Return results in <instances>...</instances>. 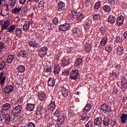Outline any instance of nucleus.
<instances>
[{
	"label": "nucleus",
	"mask_w": 127,
	"mask_h": 127,
	"mask_svg": "<svg viewBox=\"0 0 127 127\" xmlns=\"http://www.w3.org/2000/svg\"><path fill=\"white\" fill-rule=\"evenodd\" d=\"M78 76H79V72H78V70H72L70 74V79H71V80H77Z\"/></svg>",
	"instance_id": "11"
},
{
	"label": "nucleus",
	"mask_w": 127,
	"mask_h": 127,
	"mask_svg": "<svg viewBox=\"0 0 127 127\" xmlns=\"http://www.w3.org/2000/svg\"><path fill=\"white\" fill-rule=\"evenodd\" d=\"M11 6L12 7H13L14 5H15V3H16V0H11Z\"/></svg>",
	"instance_id": "59"
},
{
	"label": "nucleus",
	"mask_w": 127,
	"mask_h": 127,
	"mask_svg": "<svg viewBox=\"0 0 127 127\" xmlns=\"http://www.w3.org/2000/svg\"><path fill=\"white\" fill-rule=\"evenodd\" d=\"M108 22L111 24H113L116 22V17L113 15H110L108 17Z\"/></svg>",
	"instance_id": "25"
},
{
	"label": "nucleus",
	"mask_w": 127,
	"mask_h": 127,
	"mask_svg": "<svg viewBox=\"0 0 127 127\" xmlns=\"http://www.w3.org/2000/svg\"><path fill=\"white\" fill-rule=\"evenodd\" d=\"M22 33V30L20 28H17L15 30V34L16 36H20Z\"/></svg>",
	"instance_id": "37"
},
{
	"label": "nucleus",
	"mask_w": 127,
	"mask_h": 127,
	"mask_svg": "<svg viewBox=\"0 0 127 127\" xmlns=\"http://www.w3.org/2000/svg\"><path fill=\"white\" fill-rule=\"evenodd\" d=\"M17 71L18 73H23L25 71V66L23 65H20L17 66Z\"/></svg>",
	"instance_id": "23"
},
{
	"label": "nucleus",
	"mask_w": 127,
	"mask_h": 127,
	"mask_svg": "<svg viewBox=\"0 0 127 127\" xmlns=\"http://www.w3.org/2000/svg\"><path fill=\"white\" fill-rule=\"evenodd\" d=\"M9 23H10L9 21H5L4 24L1 25V30H5V29H6V28H7L9 26Z\"/></svg>",
	"instance_id": "26"
},
{
	"label": "nucleus",
	"mask_w": 127,
	"mask_h": 127,
	"mask_svg": "<svg viewBox=\"0 0 127 127\" xmlns=\"http://www.w3.org/2000/svg\"><path fill=\"white\" fill-rule=\"evenodd\" d=\"M57 9L58 13L61 14V13L63 12L64 9H65V3L62 1H60L58 4Z\"/></svg>",
	"instance_id": "1"
},
{
	"label": "nucleus",
	"mask_w": 127,
	"mask_h": 127,
	"mask_svg": "<svg viewBox=\"0 0 127 127\" xmlns=\"http://www.w3.org/2000/svg\"><path fill=\"white\" fill-rule=\"evenodd\" d=\"M103 10L105 12H110L111 11V7L109 5H105L103 6Z\"/></svg>",
	"instance_id": "39"
},
{
	"label": "nucleus",
	"mask_w": 127,
	"mask_h": 127,
	"mask_svg": "<svg viewBox=\"0 0 127 127\" xmlns=\"http://www.w3.org/2000/svg\"><path fill=\"white\" fill-rule=\"evenodd\" d=\"M62 93L63 95V96H64V97H67V96H68V89L66 88V87H65V86H63L62 87Z\"/></svg>",
	"instance_id": "24"
},
{
	"label": "nucleus",
	"mask_w": 127,
	"mask_h": 127,
	"mask_svg": "<svg viewBox=\"0 0 127 127\" xmlns=\"http://www.w3.org/2000/svg\"><path fill=\"white\" fill-rule=\"evenodd\" d=\"M35 106L34 104L29 103L26 107V110L28 112H32L34 110Z\"/></svg>",
	"instance_id": "22"
},
{
	"label": "nucleus",
	"mask_w": 127,
	"mask_h": 127,
	"mask_svg": "<svg viewBox=\"0 0 127 127\" xmlns=\"http://www.w3.org/2000/svg\"><path fill=\"white\" fill-rule=\"evenodd\" d=\"M70 28H71V26H70V24L65 23L60 26L59 30H60L61 31H67V30H69Z\"/></svg>",
	"instance_id": "2"
},
{
	"label": "nucleus",
	"mask_w": 127,
	"mask_h": 127,
	"mask_svg": "<svg viewBox=\"0 0 127 127\" xmlns=\"http://www.w3.org/2000/svg\"><path fill=\"white\" fill-rule=\"evenodd\" d=\"M107 42H108V38H107V37H105L102 39L100 44L102 46H105V45H106V44Z\"/></svg>",
	"instance_id": "36"
},
{
	"label": "nucleus",
	"mask_w": 127,
	"mask_h": 127,
	"mask_svg": "<svg viewBox=\"0 0 127 127\" xmlns=\"http://www.w3.org/2000/svg\"><path fill=\"white\" fill-rule=\"evenodd\" d=\"M85 50L86 53H89V52L91 51V45H86V46L85 47Z\"/></svg>",
	"instance_id": "44"
},
{
	"label": "nucleus",
	"mask_w": 127,
	"mask_h": 127,
	"mask_svg": "<svg viewBox=\"0 0 127 127\" xmlns=\"http://www.w3.org/2000/svg\"><path fill=\"white\" fill-rule=\"evenodd\" d=\"M89 116L86 113H84L81 115L80 122L81 124H86L89 121Z\"/></svg>",
	"instance_id": "8"
},
{
	"label": "nucleus",
	"mask_w": 127,
	"mask_h": 127,
	"mask_svg": "<svg viewBox=\"0 0 127 127\" xmlns=\"http://www.w3.org/2000/svg\"><path fill=\"white\" fill-rule=\"evenodd\" d=\"M62 75L64 76H68L69 75V71L68 70H65L62 73Z\"/></svg>",
	"instance_id": "58"
},
{
	"label": "nucleus",
	"mask_w": 127,
	"mask_h": 127,
	"mask_svg": "<svg viewBox=\"0 0 127 127\" xmlns=\"http://www.w3.org/2000/svg\"><path fill=\"white\" fill-rule=\"evenodd\" d=\"M124 19L125 18L123 16L118 17L117 20V24L118 26H122L124 24Z\"/></svg>",
	"instance_id": "16"
},
{
	"label": "nucleus",
	"mask_w": 127,
	"mask_h": 127,
	"mask_svg": "<svg viewBox=\"0 0 127 127\" xmlns=\"http://www.w3.org/2000/svg\"><path fill=\"white\" fill-rule=\"evenodd\" d=\"M124 49L121 47H119L118 48V52H120V53H122V52H123Z\"/></svg>",
	"instance_id": "61"
},
{
	"label": "nucleus",
	"mask_w": 127,
	"mask_h": 127,
	"mask_svg": "<svg viewBox=\"0 0 127 127\" xmlns=\"http://www.w3.org/2000/svg\"><path fill=\"white\" fill-rule=\"evenodd\" d=\"M100 32L102 34H104V33H105V32H106L107 30L106 29V28L104 27H102L101 28H100Z\"/></svg>",
	"instance_id": "52"
},
{
	"label": "nucleus",
	"mask_w": 127,
	"mask_h": 127,
	"mask_svg": "<svg viewBox=\"0 0 127 127\" xmlns=\"http://www.w3.org/2000/svg\"><path fill=\"white\" fill-rule=\"evenodd\" d=\"M29 45L33 48H37V47H38V44L35 41H30L29 42Z\"/></svg>",
	"instance_id": "29"
},
{
	"label": "nucleus",
	"mask_w": 127,
	"mask_h": 127,
	"mask_svg": "<svg viewBox=\"0 0 127 127\" xmlns=\"http://www.w3.org/2000/svg\"><path fill=\"white\" fill-rule=\"evenodd\" d=\"M64 122H65V118L64 116L59 117L58 118L57 124L59 127H64Z\"/></svg>",
	"instance_id": "6"
},
{
	"label": "nucleus",
	"mask_w": 127,
	"mask_h": 127,
	"mask_svg": "<svg viewBox=\"0 0 127 127\" xmlns=\"http://www.w3.org/2000/svg\"><path fill=\"white\" fill-rule=\"evenodd\" d=\"M69 14L70 18L72 19H77V17H78V15H79L80 13L76 12L75 10H71Z\"/></svg>",
	"instance_id": "10"
},
{
	"label": "nucleus",
	"mask_w": 127,
	"mask_h": 127,
	"mask_svg": "<svg viewBox=\"0 0 127 127\" xmlns=\"http://www.w3.org/2000/svg\"><path fill=\"white\" fill-rule=\"evenodd\" d=\"M30 24H31V21H28L26 22L23 26V31H28L29 30V27H30Z\"/></svg>",
	"instance_id": "14"
},
{
	"label": "nucleus",
	"mask_w": 127,
	"mask_h": 127,
	"mask_svg": "<svg viewBox=\"0 0 127 127\" xmlns=\"http://www.w3.org/2000/svg\"><path fill=\"white\" fill-rule=\"evenodd\" d=\"M22 111V107L20 105H18L13 109V114L14 115H18V114H20L21 111Z\"/></svg>",
	"instance_id": "9"
},
{
	"label": "nucleus",
	"mask_w": 127,
	"mask_h": 127,
	"mask_svg": "<svg viewBox=\"0 0 127 127\" xmlns=\"http://www.w3.org/2000/svg\"><path fill=\"white\" fill-rule=\"evenodd\" d=\"M100 6H101V2H97L94 5V8L95 9H99L100 8Z\"/></svg>",
	"instance_id": "48"
},
{
	"label": "nucleus",
	"mask_w": 127,
	"mask_h": 127,
	"mask_svg": "<svg viewBox=\"0 0 127 127\" xmlns=\"http://www.w3.org/2000/svg\"><path fill=\"white\" fill-rule=\"evenodd\" d=\"M122 6L123 8H127V1L124 2L122 4Z\"/></svg>",
	"instance_id": "57"
},
{
	"label": "nucleus",
	"mask_w": 127,
	"mask_h": 127,
	"mask_svg": "<svg viewBox=\"0 0 127 127\" xmlns=\"http://www.w3.org/2000/svg\"><path fill=\"white\" fill-rule=\"evenodd\" d=\"M91 109H92V105H91V104L88 103L84 108L82 112L84 114H86V113H88V112H89Z\"/></svg>",
	"instance_id": "19"
},
{
	"label": "nucleus",
	"mask_w": 127,
	"mask_h": 127,
	"mask_svg": "<svg viewBox=\"0 0 127 127\" xmlns=\"http://www.w3.org/2000/svg\"><path fill=\"white\" fill-rule=\"evenodd\" d=\"M101 109L104 113H110L112 111L111 106H108L107 104H103L101 106Z\"/></svg>",
	"instance_id": "5"
},
{
	"label": "nucleus",
	"mask_w": 127,
	"mask_h": 127,
	"mask_svg": "<svg viewBox=\"0 0 127 127\" xmlns=\"http://www.w3.org/2000/svg\"><path fill=\"white\" fill-rule=\"evenodd\" d=\"M4 48V44L2 42L0 43V51H1Z\"/></svg>",
	"instance_id": "60"
},
{
	"label": "nucleus",
	"mask_w": 127,
	"mask_h": 127,
	"mask_svg": "<svg viewBox=\"0 0 127 127\" xmlns=\"http://www.w3.org/2000/svg\"><path fill=\"white\" fill-rule=\"evenodd\" d=\"M121 121L122 124H126L127 122V115L123 114L121 117Z\"/></svg>",
	"instance_id": "28"
},
{
	"label": "nucleus",
	"mask_w": 127,
	"mask_h": 127,
	"mask_svg": "<svg viewBox=\"0 0 127 127\" xmlns=\"http://www.w3.org/2000/svg\"><path fill=\"white\" fill-rule=\"evenodd\" d=\"M11 107V106H10V104L9 103H6L2 106V108H3L7 111L10 109Z\"/></svg>",
	"instance_id": "40"
},
{
	"label": "nucleus",
	"mask_w": 127,
	"mask_h": 127,
	"mask_svg": "<svg viewBox=\"0 0 127 127\" xmlns=\"http://www.w3.org/2000/svg\"><path fill=\"white\" fill-rule=\"evenodd\" d=\"M42 112H43V107L41 106H38L36 110L37 115H41Z\"/></svg>",
	"instance_id": "31"
},
{
	"label": "nucleus",
	"mask_w": 127,
	"mask_h": 127,
	"mask_svg": "<svg viewBox=\"0 0 127 127\" xmlns=\"http://www.w3.org/2000/svg\"><path fill=\"white\" fill-rule=\"evenodd\" d=\"M5 66H6V65L5 64V62L4 61L1 62V63H0V71L3 70Z\"/></svg>",
	"instance_id": "42"
},
{
	"label": "nucleus",
	"mask_w": 127,
	"mask_h": 127,
	"mask_svg": "<svg viewBox=\"0 0 127 127\" xmlns=\"http://www.w3.org/2000/svg\"><path fill=\"white\" fill-rule=\"evenodd\" d=\"M5 116V115L0 114V121H1V122H2V121H3V119H4Z\"/></svg>",
	"instance_id": "63"
},
{
	"label": "nucleus",
	"mask_w": 127,
	"mask_h": 127,
	"mask_svg": "<svg viewBox=\"0 0 127 127\" xmlns=\"http://www.w3.org/2000/svg\"><path fill=\"white\" fill-rule=\"evenodd\" d=\"M60 115V111L58 110H57L55 113L54 116L55 117L59 118Z\"/></svg>",
	"instance_id": "54"
},
{
	"label": "nucleus",
	"mask_w": 127,
	"mask_h": 127,
	"mask_svg": "<svg viewBox=\"0 0 127 127\" xmlns=\"http://www.w3.org/2000/svg\"><path fill=\"white\" fill-rule=\"evenodd\" d=\"M93 18L94 20H100L101 16L99 14H95L93 15Z\"/></svg>",
	"instance_id": "43"
},
{
	"label": "nucleus",
	"mask_w": 127,
	"mask_h": 127,
	"mask_svg": "<svg viewBox=\"0 0 127 127\" xmlns=\"http://www.w3.org/2000/svg\"><path fill=\"white\" fill-rule=\"evenodd\" d=\"M13 58H14V55H9L7 58V63L11 64L13 61Z\"/></svg>",
	"instance_id": "32"
},
{
	"label": "nucleus",
	"mask_w": 127,
	"mask_h": 127,
	"mask_svg": "<svg viewBox=\"0 0 127 127\" xmlns=\"http://www.w3.org/2000/svg\"><path fill=\"white\" fill-rule=\"evenodd\" d=\"M124 36L125 39H126V40H127V31L125 32Z\"/></svg>",
	"instance_id": "64"
},
{
	"label": "nucleus",
	"mask_w": 127,
	"mask_h": 127,
	"mask_svg": "<svg viewBox=\"0 0 127 127\" xmlns=\"http://www.w3.org/2000/svg\"><path fill=\"white\" fill-rule=\"evenodd\" d=\"M55 108H56V105H55V100L52 99L50 104L48 107V110L51 111V112H53Z\"/></svg>",
	"instance_id": "13"
},
{
	"label": "nucleus",
	"mask_w": 127,
	"mask_h": 127,
	"mask_svg": "<svg viewBox=\"0 0 127 127\" xmlns=\"http://www.w3.org/2000/svg\"><path fill=\"white\" fill-rule=\"evenodd\" d=\"M38 97L41 101H45L46 100V95L45 93H39Z\"/></svg>",
	"instance_id": "33"
},
{
	"label": "nucleus",
	"mask_w": 127,
	"mask_h": 127,
	"mask_svg": "<svg viewBox=\"0 0 127 127\" xmlns=\"http://www.w3.org/2000/svg\"><path fill=\"white\" fill-rule=\"evenodd\" d=\"M17 56L18 57H26V58H27V56H28V52L27 51V50L21 51L19 52Z\"/></svg>",
	"instance_id": "15"
},
{
	"label": "nucleus",
	"mask_w": 127,
	"mask_h": 127,
	"mask_svg": "<svg viewBox=\"0 0 127 127\" xmlns=\"http://www.w3.org/2000/svg\"><path fill=\"white\" fill-rule=\"evenodd\" d=\"M123 41L122 40V38L121 37H116V43H121Z\"/></svg>",
	"instance_id": "53"
},
{
	"label": "nucleus",
	"mask_w": 127,
	"mask_h": 127,
	"mask_svg": "<svg viewBox=\"0 0 127 127\" xmlns=\"http://www.w3.org/2000/svg\"><path fill=\"white\" fill-rule=\"evenodd\" d=\"M91 24H92V18L88 17V19L86 20L85 28L89 29L90 28V26H91Z\"/></svg>",
	"instance_id": "18"
},
{
	"label": "nucleus",
	"mask_w": 127,
	"mask_h": 127,
	"mask_svg": "<svg viewBox=\"0 0 127 127\" xmlns=\"http://www.w3.org/2000/svg\"><path fill=\"white\" fill-rule=\"evenodd\" d=\"M44 72H46V73H49V72H51V70H52L50 65H44Z\"/></svg>",
	"instance_id": "34"
},
{
	"label": "nucleus",
	"mask_w": 127,
	"mask_h": 127,
	"mask_svg": "<svg viewBox=\"0 0 127 127\" xmlns=\"http://www.w3.org/2000/svg\"><path fill=\"white\" fill-rule=\"evenodd\" d=\"M21 7H15L13 10H12V12L13 13H18L19 12H20V10H21Z\"/></svg>",
	"instance_id": "38"
},
{
	"label": "nucleus",
	"mask_w": 127,
	"mask_h": 127,
	"mask_svg": "<svg viewBox=\"0 0 127 127\" xmlns=\"http://www.w3.org/2000/svg\"><path fill=\"white\" fill-rule=\"evenodd\" d=\"M14 88L12 85H6L5 88L3 89V91L5 94H9L13 91Z\"/></svg>",
	"instance_id": "7"
},
{
	"label": "nucleus",
	"mask_w": 127,
	"mask_h": 127,
	"mask_svg": "<svg viewBox=\"0 0 127 127\" xmlns=\"http://www.w3.org/2000/svg\"><path fill=\"white\" fill-rule=\"evenodd\" d=\"M82 61H82V59L78 58L75 63V65H76V66H80V65H81V64H82Z\"/></svg>",
	"instance_id": "41"
},
{
	"label": "nucleus",
	"mask_w": 127,
	"mask_h": 127,
	"mask_svg": "<svg viewBox=\"0 0 127 127\" xmlns=\"http://www.w3.org/2000/svg\"><path fill=\"white\" fill-rule=\"evenodd\" d=\"M60 67L58 66V65L55 66L54 72L55 74H59V72H60Z\"/></svg>",
	"instance_id": "45"
},
{
	"label": "nucleus",
	"mask_w": 127,
	"mask_h": 127,
	"mask_svg": "<svg viewBox=\"0 0 127 127\" xmlns=\"http://www.w3.org/2000/svg\"><path fill=\"white\" fill-rule=\"evenodd\" d=\"M85 18V16L82 14H78L77 16V17L76 18V19H78L79 20H82V19H83Z\"/></svg>",
	"instance_id": "50"
},
{
	"label": "nucleus",
	"mask_w": 127,
	"mask_h": 127,
	"mask_svg": "<svg viewBox=\"0 0 127 127\" xmlns=\"http://www.w3.org/2000/svg\"><path fill=\"white\" fill-rule=\"evenodd\" d=\"M15 30V25H12L7 29V32H14Z\"/></svg>",
	"instance_id": "35"
},
{
	"label": "nucleus",
	"mask_w": 127,
	"mask_h": 127,
	"mask_svg": "<svg viewBox=\"0 0 127 127\" xmlns=\"http://www.w3.org/2000/svg\"><path fill=\"white\" fill-rule=\"evenodd\" d=\"M4 119H5V122L6 124L8 125L9 123H10V120H11V117H10V115L9 114H6L4 116Z\"/></svg>",
	"instance_id": "30"
},
{
	"label": "nucleus",
	"mask_w": 127,
	"mask_h": 127,
	"mask_svg": "<svg viewBox=\"0 0 127 127\" xmlns=\"http://www.w3.org/2000/svg\"><path fill=\"white\" fill-rule=\"evenodd\" d=\"M69 59H66L65 60H63V65H64V66H66V65H69L70 64V62H69Z\"/></svg>",
	"instance_id": "46"
},
{
	"label": "nucleus",
	"mask_w": 127,
	"mask_h": 127,
	"mask_svg": "<svg viewBox=\"0 0 127 127\" xmlns=\"http://www.w3.org/2000/svg\"><path fill=\"white\" fill-rule=\"evenodd\" d=\"M74 113H73V112L70 111L68 113V118L69 119H71L72 118H73V117H74Z\"/></svg>",
	"instance_id": "56"
},
{
	"label": "nucleus",
	"mask_w": 127,
	"mask_h": 127,
	"mask_svg": "<svg viewBox=\"0 0 127 127\" xmlns=\"http://www.w3.org/2000/svg\"><path fill=\"white\" fill-rule=\"evenodd\" d=\"M112 50H113V48L110 46H108L106 48V51H107L108 53H111L112 52Z\"/></svg>",
	"instance_id": "49"
},
{
	"label": "nucleus",
	"mask_w": 127,
	"mask_h": 127,
	"mask_svg": "<svg viewBox=\"0 0 127 127\" xmlns=\"http://www.w3.org/2000/svg\"><path fill=\"white\" fill-rule=\"evenodd\" d=\"M59 22L58 21V18L57 17H55L53 20V23H54V24H55V25H57Z\"/></svg>",
	"instance_id": "51"
},
{
	"label": "nucleus",
	"mask_w": 127,
	"mask_h": 127,
	"mask_svg": "<svg viewBox=\"0 0 127 127\" xmlns=\"http://www.w3.org/2000/svg\"><path fill=\"white\" fill-rule=\"evenodd\" d=\"M103 124V119L102 117L96 118L94 120V125L97 127H102V124Z\"/></svg>",
	"instance_id": "12"
},
{
	"label": "nucleus",
	"mask_w": 127,
	"mask_h": 127,
	"mask_svg": "<svg viewBox=\"0 0 127 127\" xmlns=\"http://www.w3.org/2000/svg\"><path fill=\"white\" fill-rule=\"evenodd\" d=\"M72 34L74 37H80L82 34V31L80 29L75 27L72 29Z\"/></svg>",
	"instance_id": "3"
},
{
	"label": "nucleus",
	"mask_w": 127,
	"mask_h": 127,
	"mask_svg": "<svg viewBox=\"0 0 127 127\" xmlns=\"http://www.w3.org/2000/svg\"><path fill=\"white\" fill-rule=\"evenodd\" d=\"M48 50V48L47 47H44L41 48L39 51V55L40 57H44L45 55H46V53H47V51Z\"/></svg>",
	"instance_id": "4"
},
{
	"label": "nucleus",
	"mask_w": 127,
	"mask_h": 127,
	"mask_svg": "<svg viewBox=\"0 0 127 127\" xmlns=\"http://www.w3.org/2000/svg\"><path fill=\"white\" fill-rule=\"evenodd\" d=\"M5 112H7L6 109L2 107L1 110L0 111V115H4Z\"/></svg>",
	"instance_id": "55"
},
{
	"label": "nucleus",
	"mask_w": 127,
	"mask_h": 127,
	"mask_svg": "<svg viewBox=\"0 0 127 127\" xmlns=\"http://www.w3.org/2000/svg\"><path fill=\"white\" fill-rule=\"evenodd\" d=\"M85 127H93V121H90L86 125Z\"/></svg>",
	"instance_id": "47"
},
{
	"label": "nucleus",
	"mask_w": 127,
	"mask_h": 127,
	"mask_svg": "<svg viewBox=\"0 0 127 127\" xmlns=\"http://www.w3.org/2000/svg\"><path fill=\"white\" fill-rule=\"evenodd\" d=\"M48 85L49 87H54L55 86V79L52 77H50L48 81Z\"/></svg>",
	"instance_id": "17"
},
{
	"label": "nucleus",
	"mask_w": 127,
	"mask_h": 127,
	"mask_svg": "<svg viewBox=\"0 0 127 127\" xmlns=\"http://www.w3.org/2000/svg\"><path fill=\"white\" fill-rule=\"evenodd\" d=\"M28 127H35V125L32 122H30L28 125Z\"/></svg>",
	"instance_id": "62"
},
{
	"label": "nucleus",
	"mask_w": 127,
	"mask_h": 127,
	"mask_svg": "<svg viewBox=\"0 0 127 127\" xmlns=\"http://www.w3.org/2000/svg\"><path fill=\"white\" fill-rule=\"evenodd\" d=\"M102 122H103V125H104L105 127H107V126L110 125V118H109L108 117H105L102 120Z\"/></svg>",
	"instance_id": "27"
},
{
	"label": "nucleus",
	"mask_w": 127,
	"mask_h": 127,
	"mask_svg": "<svg viewBox=\"0 0 127 127\" xmlns=\"http://www.w3.org/2000/svg\"><path fill=\"white\" fill-rule=\"evenodd\" d=\"M121 88L123 91H126L127 88V81L123 79L121 81Z\"/></svg>",
	"instance_id": "21"
},
{
	"label": "nucleus",
	"mask_w": 127,
	"mask_h": 127,
	"mask_svg": "<svg viewBox=\"0 0 127 127\" xmlns=\"http://www.w3.org/2000/svg\"><path fill=\"white\" fill-rule=\"evenodd\" d=\"M4 74V72H2L0 74V83L1 85H3L4 84V82H5V79H6V77H5V76H3Z\"/></svg>",
	"instance_id": "20"
}]
</instances>
